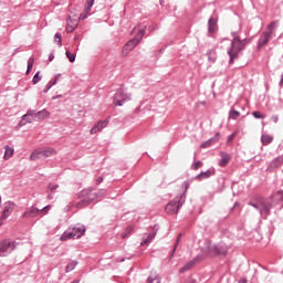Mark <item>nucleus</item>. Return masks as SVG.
Listing matches in <instances>:
<instances>
[{
  "label": "nucleus",
  "instance_id": "9b49d317",
  "mask_svg": "<svg viewBox=\"0 0 283 283\" xmlns=\"http://www.w3.org/2000/svg\"><path fill=\"white\" fill-rule=\"evenodd\" d=\"M146 30H147V24H137L133 29V34H135V40L140 43V41H143V38L145 36Z\"/></svg>",
  "mask_w": 283,
  "mask_h": 283
},
{
  "label": "nucleus",
  "instance_id": "39448f33",
  "mask_svg": "<svg viewBox=\"0 0 283 283\" xmlns=\"http://www.w3.org/2000/svg\"><path fill=\"white\" fill-rule=\"evenodd\" d=\"M85 21L87 19V14L82 13L80 17L76 13H71L66 20V32H74L75 28H78V21Z\"/></svg>",
  "mask_w": 283,
  "mask_h": 283
},
{
  "label": "nucleus",
  "instance_id": "603ef678",
  "mask_svg": "<svg viewBox=\"0 0 283 283\" xmlns=\"http://www.w3.org/2000/svg\"><path fill=\"white\" fill-rule=\"evenodd\" d=\"M219 137H220V134L217 133V134H216V137H214V140H216V138L218 139Z\"/></svg>",
  "mask_w": 283,
  "mask_h": 283
},
{
  "label": "nucleus",
  "instance_id": "412c9836",
  "mask_svg": "<svg viewBox=\"0 0 283 283\" xmlns=\"http://www.w3.org/2000/svg\"><path fill=\"white\" fill-rule=\"evenodd\" d=\"M38 120H45V118H50L51 113L48 109H42L35 113Z\"/></svg>",
  "mask_w": 283,
  "mask_h": 283
},
{
  "label": "nucleus",
  "instance_id": "ddd939ff",
  "mask_svg": "<svg viewBox=\"0 0 283 283\" xmlns=\"http://www.w3.org/2000/svg\"><path fill=\"white\" fill-rule=\"evenodd\" d=\"M138 40H136V38L132 39L130 41H128L126 43V45H124L122 53L124 54V56H127L129 54V52H132V50H134V48H136V45H138Z\"/></svg>",
  "mask_w": 283,
  "mask_h": 283
},
{
  "label": "nucleus",
  "instance_id": "cd10ccee",
  "mask_svg": "<svg viewBox=\"0 0 283 283\" xmlns=\"http://www.w3.org/2000/svg\"><path fill=\"white\" fill-rule=\"evenodd\" d=\"M88 205H91L90 201L85 198H82V200L76 203V207L77 209H83L85 207H88Z\"/></svg>",
  "mask_w": 283,
  "mask_h": 283
},
{
  "label": "nucleus",
  "instance_id": "6e6552de",
  "mask_svg": "<svg viewBox=\"0 0 283 283\" xmlns=\"http://www.w3.org/2000/svg\"><path fill=\"white\" fill-rule=\"evenodd\" d=\"M127 101H132V95H129L123 91H119L115 94L114 105L122 107V105H124V103H127Z\"/></svg>",
  "mask_w": 283,
  "mask_h": 283
},
{
  "label": "nucleus",
  "instance_id": "58836bf2",
  "mask_svg": "<svg viewBox=\"0 0 283 283\" xmlns=\"http://www.w3.org/2000/svg\"><path fill=\"white\" fill-rule=\"evenodd\" d=\"M209 32L211 34V32H213V18L209 19Z\"/></svg>",
  "mask_w": 283,
  "mask_h": 283
},
{
  "label": "nucleus",
  "instance_id": "49530a36",
  "mask_svg": "<svg viewBox=\"0 0 283 283\" xmlns=\"http://www.w3.org/2000/svg\"><path fill=\"white\" fill-rule=\"evenodd\" d=\"M209 146H211V143H209V142L201 145V147H209Z\"/></svg>",
  "mask_w": 283,
  "mask_h": 283
},
{
  "label": "nucleus",
  "instance_id": "4c0bfd02",
  "mask_svg": "<svg viewBox=\"0 0 283 283\" xmlns=\"http://www.w3.org/2000/svg\"><path fill=\"white\" fill-rule=\"evenodd\" d=\"M181 238H182V233H179L178 238H177V241H176V244L174 247V251H172L174 253L176 252V249H178V244H179Z\"/></svg>",
  "mask_w": 283,
  "mask_h": 283
},
{
  "label": "nucleus",
  "instance_id": "9d476101",
  "mask_svg": "<svg viewBox=\"0 0 283 283\" xmlns=\"http://www.w3.org/2000/svg\"><path fill=\"white\" fill-rule=\"evenodd\" d=\"M80 198H84V200L88 201V203L92 205L96 198H98V195L92 190V188H86L81 191Z\"/></svg>",
  "mask_w": 283,
  "mask_h": 283
},
{
  "label": "nucleus",
  "instance_id": "f3484780",
  "mask_svg": "<svg viewBox=\"0 0 283 283\" xmlns=\"http://www.w3.org/2000/svg\"><path fill=\"white\" fill-rule=\"evenodd\" d=\"M107 123H109L107 119L97 122V124L91 129V134H98V132H103V129L107 127Z\"/></svg>",
  "mask_w": 283,
  "mask_h": 283
},
{
  "label": "nucleus",
  "instance_id": "393cba45",
  "mask_svg": "<svg viewBox=\"0 0 283 283\" xmlns=\"http://www.w3.org/2000/svg\"><path fill=\"white\" fill-rule=\"evenodd\" d=\"M261 143H263V145H271V143H273V136L262 135L261 136Z\"/></svg>",
  "mask_w": 283,
  "mask_h": 283
},
{
  "label": "nucleus",
  "instance_id": "bb28decb",
  "mask_svg": "<svg viewBox=\"0 0 283 283\" xmlns=\"http://www.w3.org/2000/svg\"><path fill=\"white\" fill-rule=\"evenodd\" d=\"M92 6H94V0H87L83 14H86L87 17V14H90V12L92 11Z\"/></svg>",
  "mask_w": 283,
  "mask_h": 283
},
{
  "label": "nucleus",
  "instance_id": "3c124183",
  "mask_svg": "<svg viewBox=\"0 0 283 283\" xmlns=\"http://www.w3.org/2000/svg\"><path fill=\"white\" fill-rule=\"evenodd\" d=\"M54 60V55H51L50 57H49V61H53Z\"/></svg>",
  "mask_w": 283,
  "mask_h": 283
},
{
  "label": "nucleus",
  "instance_id": "a878e982",
  "mask_svg": "<svg viewBox=\"0 0 283 283\" xmlns=\"http://www.w3.org/2000/svg\"><path fill=\"white\" fill-rule=\"evenodd\" d=\"M43 156L44 158H50V156H56V151L54 148H45L43 149Z\"/></svg>",
  "mask_w": 283,
  "mask_h": 283
},
{
  "label": "nucleus",
  "instance_id": "473e14b6",
  "mask_svg": "<svg viewBox=\"0 0 283 283\" xmlns=\"http://www.w3.org/2000/svg\"><path fill=\"white\" fill-rule=\"evenodd\" d=\"M148 283H160V277L156 274H151L149 277H148Z\"/></svg>",
  "mask_w": 283,
  "mask_h": 283
},
{
  "label": "nucleus",
  "instance_id": "6ab92c4d",
  "mask_svg": "<svg viewBox=\"0 0 283 283\" xmlns=\"http://www.w3.org/2000/svg\"><path fill=\"white\" fill-rule=\"evenodd\" d=\"M271 200H273V202H275V205H280V202H283V190H279V191L274 192L271 196Z\"/></svg>",
  "mask_w": 283,
  "mask_h": 283
},
{
  "label": "nucleus",
  "instance_id": "4be33fe9",
  "mask_svg": "<svg viewBox=\"0 0 283 283\" xmlns=\"http://www.w3.org/2000/svg\"><path fill=\"white\" fill-rule=\"evenodd\" d=\"M229 160H231V156H229V154L221 153V159L219 160V166L227 167V165H229Z\"/></svg>",
  "mask_w": 283,
  "mask_h": 283
},
{
  "label": "nucleus",
  "instance_id": "dca6fc26",
  "mask_svg": "<svg viewBox=\"0 0 283 283\" xmlns=\"http://www.w3.org/2000/svg\"><path fill=\"white\" fill-rule=\"evenodd\" d=\"M12 211H14V203H6L2 212V220H7L8 218H10V213H12Z\"/></svg>",
  "mask_w": 283,
  "mask_h": 283
},
{
  "label": "nucleus",
  "instance_id": "6e6d98bb",
  "mask_svg": "<svg viewBox=\"0 0 283 283\" xmlns=\"http://www.w3.org/2000/svg\"><path fill=\"white\" fill-rule=\"evenodd\" d=\"M123 238H127V235H123Z\"/></svg>",
  "mask_w": 283,
  "mask_h": 283
},
{
  "label": "nucleus",
  "instance_id": "f8f14e48",
  "mask_svg": "<svg viewBox=\"0 0 283 283\" xmlns=\"http://www.w3.org/2000/svg\"><path fill=\"white\" fill-rule=\"evenodd\" d=\"M35 113L34 111H28L27 114L22 116V119L18 123V128H21L30 123H33Z\"/></svg>",
  "mask_w": 283,
  "mask_h": 283
},
{
  "label": "nucleus",
  "instance_id": "8fccbe9b",
  "mask_svg": "<svg viewBox=\"0 0 283 283\" xmlns=\"http://www.w3.org/2000/svg\"><path fill=\"white\" fill-rule=\"evenodd\" d=\"M239 283H247V279L240 280Z\"/></svg>",
  "mask_w": 283,
  "mask_h": 283
},
{
  "label": "nucleus",
  "instance_id": "e433bc0d",
  "mask_svg": "<svg viewBox=\"0 0 283 283\" xmlns=\"http://www.w3.org/2000/svg\"><path fill=\"white\" fill-rule=\"evenodd\" d=\"M41 74V72H38L32 80L33 85H36V83H39V81H41V76L39 75Z\"/></svg>",
  "mask_w": 283,
  "mask_h": 283
},
{
  "label": "nucleus",
  "instance_id": "09e8293b",
  "mask_svg": "<svg viewBox=\"0 0 283 283\" xmlns=\"http://www.w3.org/2000/svg\"><path fill=\"white\" fill-rule=\"evenodd\" d=\"M6 219H3V217H1L0 218V227H3V221H4Z\"/></svg>",
  "mask_w": 283,
  "mask_h": 283
},
{
  "label": "nucleus",
  "instance_id": "7ed1b4c3",
  "mask_svg": "<svg viewBox=\"0 0 283 283\" xmlns=\"http://www.w3.org/2000/svg\"><path fill=\"white\" fill-rule=\"evenodd\" d=\"M249 206L256 209L261 216L266 218V216H271L273 203L266 201L264 198H258L255 201H250Z\"/></svg>",
  "mask_w": 283,
  "mask_h": 283
},
{
  "label": "nucleus",
  "instance_id": "aec40b11",
  "mask_svg": "<svg viewBox=\"0 0 283 283\" xmlns=\"http://www.w3.org/2000/svg\"><path fill=\"white\" fill-rule=\"evenodd\" d=\"M12 156H14V148L10 147L9 145L4 146L3 159L10 160V158H12Z\"/></svg>",
  "mask_w": 283,
  "mask_h": 283
},
{
  "label": "nucleus",
  "instance_id": "37998d69",
  "mask_svg": "<svg viewBox=\"0 0 283 283\" xmlns=\"http://www.w3.org/2000/svg\"><path fill=\"white\" fill-rule=\"evenodd\" d=\"M271 120H273V123H277L280 120V117L277 115H273L271 117Z\"/></svg>",
  "mask_w": 283,
  "mask_h": 283
},
{
  "label": "nucleus",
  "instance_id": "4468645a",
  "mask_svg": "<svg viewBox=\"0 0 283 283\" xmlns=\"http://www.w3.org/2000/svg\"><path fill=\"white\" fill-rule=\"evenodd\" d=\"M283 165V157L279 156L274 158L268 166V171H275V169H280Z\"/></svg>",
  "mask_w": 283,
  "mask_h": 283
},
{
  "label": "nucleus",
  "instance_id": "1a4fd4ad",
  "mask_svg": "<svg viewBox=\"0 0 283 283\" xmlns=\"http://www.w3.org/2000/svg\"><path fill=\"white\" fill-rule=\"evenodd\" d=\"M14 249H17L14 241L4 240L0 242V258H3L8 251H14Z\"/></svg>",
  "mask_w": 283,
  "mask_h": 283
},
{
  "label": "nucleus",
  "instance_id": "a19ab883",
  "mask_svg": "<svg viewBox=\"0 0 283 283\" xmlns=\"http://www.w3.org/2000/svg\"><path fill=\"white\" fill-rule=\"evenodd\" d=\"M200 167H202V161L195 163L193 169H200Z\"/></svg>",
  "mask_w": 283,
  "mask_h": 283
},
{
  "label": "nucleus",
  "instance_id": "c03bdc74",
  "mask_svg": "<svg viewBox=\"0 0 283 283\" xmlns=\"http://www.w3.org/2000/svg\"><path fill=\"white\" fill-rule=\"evenodd\" d=\"M103 182V177H98L95 181V185H101Z\"/></svg>",
  "mask_w": 283,
  "mask_h": 283
},
{
  "label": "nucleus",
  "instance_id": "2eb2a0df",
  "mask_svg": "<svg viewBox=\"0 0 283 283\" xmlns=\"http://www.w3.org/2000/svg\"><path fill=\"white\" fill-rule=\"evenodd\" d=\"M227 251H228V248H227V244L224 243H219L213 249L214 255H218L219 258H224L227 255Z\"/></svg>",
  "mask_w": 283,
  "mask_h": 283
},
{
  "label": "nucleus",
  "instance_id": "0eeeda50",
  "mask_svg": "<svg viewBox=\"0 0 283 283\" xmlns=\"http://www.w3.org/2000/svg\"><path fill=\"white\" fill-rule=\"evenodd\" d=\"M182 198H184V195H181L180 197H176L172 201H170L166 206L167 213H170V214L177 213L180 207H182V205L185 203V200H182Z\"/></svg>",
  "mask_w": 283,
  "mask_h": 283
},
{
  "label": "nucleus",
  "instance_id": "864d4df0",
  "mask_svg": "<svg viewBox=\"0 0 283 283\" xmlns=\"http://www.w3.org/2000/svg\"><path fill=\"white\" fill-rule=\"evenodd\" d=\"M56 98H61V95L53 97V101H56Z\"/></svg>",
  "mask_w": 283,
  "mask_h": 283
},
{
  "label": "nucleus",
  "instance_id": "5fc2aeb1",
  "mask_svg": "<svg viewBox=\"0 0 283 283\" xmlns=\"http://www.w3.org/2000/svg\"><path fill=\"white\" fill-rule=\"evenodd\" d=\"M213 25H216V19L213 20Z\"/></svg>",
  "mask_w": 283,
  "mask_h": 283
},
{
  "label": "nucleus",
  "instance_id": "c85d7f7f",
  "mask_svg": "<svg viewBox=\"0 0 283 283\" xmlns=\"http://www.w3.org/2000/svg\"><path fill=\"white\" fill-rule=\"evenodd\" d=\"M154 238H156V232H153L150 233L147 239H145L143 242H142V247H145V244H150L151 243V240H154Z\"/></svg>",
  "mask_w": 283,
  "mask_h": 283
},
{
  "label": "nucleus",
  "instance_id": "13d9d810",
  "mask_svg": "<svg viewBox=\"0 0 283 283\" xmlns=\"http://www.w3.org/2000/svg\"><path fill=\"white\" fill-rule=\"evenodd\" d=\"M0 205H1V197H0Z\"/></svg>",
  "mask_w": 283,
  "mask_h": 283
},
{
  "label": "nucleus",
  "instance_id": "ea45409f",
  "mask_svg": "<svg viewBox=\"0 0 283 283\" xmlns=\"http://www.w3.org/2000/svg\"><path fill=\"white\" fill-rule=\"evenodd\" d=\"M57 81H59V77H55V80L53 82H49L48 90H50L52 86L56 85Z\"/></svg>",
  "mask_w": 283,
  "mask_h": 283
},
{
  "label": "nucleus",
  "instance_id": "79ce46f5",
  "mask_svg": "<svg viewBox=\"0 0 283 283\" xmlns=\"http://www.w3.org/2000/svg\"><path fill=\"white\" fill-rule=\"evenodd\" d=\"M235 135H237V133H232L231 135H229L228 143L233 142V139L235 138Z\"/></svg>",
  "mask_w": 283,
  "mask_h": 283
},
{
  "label": "nucleus",
  "instance_id": "7c9ffc66",
  "mask_svg": "<svg viewBox=\"0 0 283 283\" xmlns=\"http://www.w3.org/2000/svg\"><path fill=\"white\" fill-rule=\"evenodd\" d=\"M211 171L201 172L197 178L198 180H206V178H211Z\"/></svg>",
  "mask_w": 283,
  "mask_h": 283
},
{
  "label": "nucleus",
  "instance_id": "72a5a7b5",
  "mask_svg": "<svg viewBox=\"0 0 283 283\" xmlns=\"http://www.w3.org/2000/svg\"><path fill=\"white\" fill-rule=\"evenodd\" d=\"M74 269H76V262H71L66 265L65 271H66V273H70L72 271H74Z\"/></svg>",
  "mask_w": 283,
  "mask_h": 283
},
{
  "label": "nucleus",
  "instance_id": "2f4dec72",
  "mask_svg": "<svg viewBox=\"0 0 283 283\" xmlns=\"http://www.w3.org/2000/svg\"><path fill=\"white\" fill-rule=\"evenodd\" d=\"M32 67H34V57H30L28 61L27 74H30V72H32Z\"/></svg>",
  "mask_w": 283,
  "mask_h": 283
},
{
  "label": "nucleus",
  "instance_id": "f257e3e1",
  "mask_svg": "<svg viewBox=\"0 0 283 283\" xmlns=\"http://www.w3.org/2000/svg\"><path fill=\"white\" fill-rule=\"evenodd\" d=\"M233 39L231 40V45L228 49V56H230L229 63L232 65V63L240 56V53L251 43V40L249 39H240V35L238 34V31H233L231 33Z\"/></svg>",
  "mask_w": 283,
  "mask_h": 283
},
{
  "label": "nucleus",
  "instance_id": "b1692460",
  "mask_svg": "<svg viewBox=\"0 0 283 283\" xmlns=\"http://www.w3.org/2000/svg\"><path fill=\"white\" fill-rule=\"evenodd\" d=\"M229 118L230 120H238V118H240V112L231 108L229 112Z\"/></svg>",
  "mask_w": 283,
  "mask_h": 283
},
{
  "label": "nucleus",
  "instance_id": "a18cd8bd",
  "mask_svg": "<svg viewBox=\"0 0 283 283\" xmlns=\"http://www.w3.org/2000/svg\"><path fill=\"white\" fill-rule=\"evenodd\" d=\"M132 231H134V228H133V227L126 228V233H132Z\"/></svg>",
  "mask_w": 283,
  "mask_h": 283
},
{
  "label": "nucleus",
  "instance_id": "4d7b16f0",
  "mask_svg": "<svg viewBox=\"0 0 283 283\" xmlns=\"http://www.w3.org/2000/svg\"><path fill=\"white\" fill-rule=\"evenodd\" d=\"M78 39V36H75V40Z\"/></svg>",
  "mask_w": 283,
  "mask_h": 283
},
{
  "label": "nucleus",
  "instance_id": "f704fd0d",
  "mask_svg": "<svg viewBox=\"0 0 283 283\" xmlns=\"http://www.w3.org/2000/svg\"><path fill=\"white\" fill-rule=\"evenodd\" d=\"M66 57L69 59L70 63H74L76 61V54L66 51Z\"/></svg>",
  "mask_w": 283,
  "mask_h": 283
},
{
  "label": "nucleus",
  "instance_id": "a211bd4d",
  "mask_svg": "<svg viewBox=\"0 0 283 283\" xmlns=\"http://www.w3.org/2000/svg\"><path fill=\"white\" fill-rule=\"evenodd\" d=\"M196 262H198V258L193 259L192 261L186 263L182 268H180L179 273H187V271H190V269H193V266H196Z\"/></svg>",
  "mask_w": 283,
  "mask_h": 283
},
{
  "label": "nucleus",
  "instance_id": "423d86ee",
  "mask_svg": "<svg viewBox=\"0 0 283 283\" xmlns=\"http://www.w3.org/2000/svg\"><path fill=\"white\" fill-rule=\"evenodd\" d=\"M50 209H52V206H45L42 209L32 206L24 211L23 218H36L39 216H46Z\"/></svg>",
  "mask_w": 283,
  "mask_h": 283
},
{
  "label": "nucleus",
  "instance_id": "f03ea898",
  "mask_svg": "<svg viewBox=\"0 0 283 283\" xmlns=\"http://www.w3.org/2000/svg\"><path fill=\"white\" fill-rule=\"evenodd\" d=\"M279 23V21H273L266 27V31H264L258 40V50H262V48L269 45V42L273 39V36H275Z\"/></svg>",
  "mask_w": 283,
  "mask_h": 283
},
{
  "label": "nucleus",
  "instance_id": "de8ad7c7",
  "mask_svg": "<svg viewBox=\"0 0 283 283\" xmlns=\"http://www.w3.org/2000/svg\"><path fill=\"white\" fill-rule=\"evenodd\" d=\"M55 189H59L57 185L51 187V191H55Z\"/></svg>",
  "mask_w": 283,
  "mask_h": 283
},
{
  "label": "nucleus",
  "instance_id": "c756f323",
  "mask_svg": "<svg viewBox=\"0 0 283 283\" xmlns=\"http://www.w3.org/2000/svg\"><path fill=\"white\" fill-rule=\"evenodd\" d=\"M54 42L57 43L59 48H61V45H63V36H61V33H56L54 35Z\"/></svg>",
  "mask_w": 283,
  "mask_h": 283
},
{
  "label": "nucleus",
  "instance_id": "c9c22d12",
  "mask_svg": "<svg viewBox=\"0 0 283 283\" xmlns=\"http://www.w3.org/2000/svg\"><path fill=\"white\" fill-rule=\"evenodd\" d=\"M252 116L259 119H264L266 118V115H262V113H260L259 111H255L252 113Z\"/></svg>",
  "mask_w": 283,
  "mask_h": 283
},
{
  "label": "nucleus",
  "instance_id": "20e7f679",
  "mask_svg": "<svg viewBox=\"0 0 283 283\" xmlns=\"http://www.w3.org/2000/svg\"><path fill=\"white\" fill-rule=\"evenodd\" d=\"M85 235V226H75L72 230H66L60 238L61 242H67V240H78Z\"/></svg>",
  "mask_w": 283,
  "mask_h": 283
},
{
  "label": "nucleus",
  "instance_id": "5701e85b",
  "mask_svg": "<svg viewBox=\"0 0 283 283\" xmlns=\"http://www.w3.org/2000/svg\"><path fill=\"white\" fill-rule=\"evenodd\" d=\"M41 158H45L43 150H35L30 156V160H41Z\"/></svg>",
  "mask_w": 283,
  "mask_h": 283
}]
</instances>
